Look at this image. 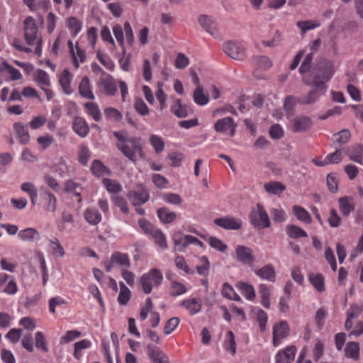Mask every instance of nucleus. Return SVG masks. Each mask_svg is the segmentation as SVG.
<instances>
[{
	"mask_svg": "<svg viewBox=\"0 0 363 363\" xmlns=\"http://www.w3.org/2000/svg\"><path fill=\"white\" fill-rule=\"evenodd\" d=\"M186 289L185 286L178 281H174L171 286L170 295L172 296H177L186 293Z\"/></svg>",
	"mask_w": 363,
	"mask_h": 363,
	"instance_id": "60",
	"label": "nucleus"
},
{
	"mask_svg": "<svg viewBox=\"0 0 363 363\" xmlns=\"http://www.w3.org/2000/svg\"><path fill=\"white\" fill-rule=\"evenodd\" d=\"M43 209L46 212L54 213L56 210L57 199L53 194L48 190H44L42 194Z\"/></svg>",
	"mask_w": 363,
	"mask_h": 363,
	"instance_id": "12",
	"label": "nucleus"
},
{
	"mask_svg": "<svg viewBox=\"0 0 363 363\" xmlns=\"http://www.w3.org/2000/svg\"><path fill=\"white\" fill-rule=\"evenodd\" d=\"M214 223L218 226L227 230H238L242 225L240 221L229 217L216 218L214 220Z\"/></svg>",
	"mask_w": 363,
	"mask_h": 363,
	"instance_id": "15",
	"label": "nucleus"
},
{
	"mask_svg": "<svg viewBox=\"0 0 363 363\" xmlns=\"http://www.w3.org/2000/svg\"><path fill=\"white\" fill-rule=\"evenodd\" d=\"M255 274L262 279L274 282L276 281V272L274 267L272 264H267L262 268L255 271Z\"/></svg>",
	"mask_w": 363,
	"mask_h": 363,
	"instance_id": "13",
	"label": "nucleus"
},
{
	"mask_svg": "<svg viewBox=\"0 0 363 363\" xmlns=\"http://www.w3.org/2000/svg\"><path fill=\"white\" fill-rule=\"evenodd\" d=\"M157 217L164 224H169L177 218V213L167 207H161L157 211Z\"/></svg>",
	"mask_w": 363,
	"mask_h": 363,
	"instance_id": "18",
	"label": "nucleus"
},
{
	"mask_svg": "<svg viewBox=\"0 0 363 363\" xmlns=\"http://www.w3.org/2000/svg\"><path fill=\"white\" fill-rule=\"evenodd\" d=\"M328 222L332 228H337L341 223V218L338 216L336 210L330 209Z\"/></svg>",
	"mask_w": 363,
	"mask_h": 363,
	"instance_id": "62",
	"label": "nucleus"
},
{
	"mask_svg": "<svg viewBox=\"0 0 363 363\" xmlns=\"http://www.w3.org/2000/svg\"><path fill=\"white\" fill-rule=\"evenodd\" d=\"M73 130L80 137H86L89 131V125L82 117H75L72 124Z\"/></svg>",
	"mask_w": 363,
	"mask_h": 363,
	"instance_id": "17",
	"label": "nucleus"
},
{
	"mask_svg": "<svg viewBox=\"0 0 363 363\" xmlns=\"http://www.w3.org/2000/svg\"><path fill=\"white\" fill-rule=\"evenodd\" d=\"M199 262L200 264L196 267L197 273L201 276H206L210 269V262L206 256L201 257Z\"/></svg>",
	"mask_w": 363,
	"mask_h": 363,
	"instance_id": "43",
	"label": "nucleus"
},
{
	"mask_svg": "<svg viewBox=\"0 0 363 363\" xmlns=\"http://www.w3.org/2000/svg\"><path fill=\"white\" fill-rule=\"evenodd\" d=\"M104 112L106 118L112 121H120L123 117L121 113L115 108H106L104 109Z\"/></svg>",
	"mask_w": 363,
	"mask_h": 363,
	"instance_id": "48",
	"label": "nucleus"
},
{
	"mask_svg": "<svg viewBox=\"0 0 363 363\" xmlns=\"http://www.w3.org/2000/svg\"><path fill=\"white\" fill-rule=\"evenodd\" d=\"M101 84L104 87L106 94L114 96L117 92V88L113 79L108 76L107 78L101 79Z\"/></svg>",
	"mask_w": 363,
	"mask_h": 363,
	"instance_id": "33",
	"label": "nucleus"
},
{
	"mask_svg": "<svg viewBox=\"0 0 363 363\" xmlns=\"http://www.w3.org/2000/svg\"><path fill=\"white\" fill-rule=\"evenodd\" d=\"M84 106L87 108L89 115H90L95 121H99L101 116L97 104L93 102H87Z\"/></svg>",
	"mask_w": 363,
	"mask_h": 363,
	"instance_id": "44",
	"label": "nucleus"
},
{
	"mask_svg": "<svg viewBox=\"0 0 363 363\" xmlns=\"http://www.w3.org/2000/svg\"><path fill=\"white\" fill-rule=\"evenodd\" d=\"M193 98L194 102L199 106L206 105L208 102V97L204 94L203 89L201 86H197L195 89Z\"/></svg>",
	"mask_w": 363,
	"mask_h": 363,
	"instance_id": "37",
	"label": "nucleus"
},
{
	"mask_svg": "<svg viewBox=\"0 0 363 363\" xmlns=\"http://www.w3.org/2000/svg\"><path fill=\"white\" fill-rule=\"evenodd\" d=\"M171 111L178 118H185L192 113V109L186 105H182L181 99L176 101L172 106Z\"/></svg>",
	"mask_w": 363,
	"mask_h": 363,
	"instance_id": "20",
	"label": "nucleus"
},
{
	"mask_svg": "<svg viewBox=\"0 0 363 363\" xmlns=\"http://www.w3.org/2000/svg\"><path fill=\"white\" fill-rule=\"evenodd\" d=\"M309 280L318 292L325 291L324 277L321 274L311 275Z\"/></svg>",
	"mask_w": 363,
	"mask_h": 363,
	"instance_id": "41",
	"label": "nucleus"
},
{
	"mask_svg": "<svg viewBox=\"0 0 363 363\" xmlns=\"http://www.w3.org/2000/svg\"><path fill=\"white\" fill-rule=\"evenodd\" d=\"M130 298V291L123 282L120 283V293L118 297V303L121 306L126 305Z\"/></svg>",
	"mask_w": 363,
	"mask_h": 363,
	"instance_id": "38",
	"label": "nucleus"
},
{
	"mask_svg": "<svg viewBox=\"0 0 363 363\" xmlns=\"http://www.w3.org/2000/svg\"><path fill=\"white\" fill-rule=\"evenodd\" d=\"M201 26L209 34L214 35L216 31V22L212 16L201 14L198 17Z\"/></svg>",
	"mask_w": 363,
	"mask_h": 363,
	"instance_id": "14",
	"label": "nucleus"
},
{
	"mask_svg": "<svg viewBox=\"0 0 363 363\" xmlns=\"http://www.w3.org/2000/svg\"><path fill=\"white\" fill-rule=\"evenodd\" d=\"M24 31L25 39L28 45H33L35 42L41 41L40 38H38V27L33 17L28 16L25 19Z\"/></svg>",
	"mask_w": 363,
	"mask_h": 363,
	"instance_id": "5",
	"label": "nucleus"
},
{
	"mask_svg": "<svg viewBox=\"0 0 363 363\" xmlns=\"http://www.w3.org/2000/svg\"><path fill=\"white\" fill-rule=\"evenodd\" d=\"M150 143L154 147L157 154L162 152L164 148V143L162 138L157 135H152L150 137Z\"/></svg>",
	"mask_w": 363,
	"mask_h": 363,
	"instance_id": "46",
	"label": "nucleus"
},
{
	"mask_svg": "<svg viewBox=\"0 0 363 363\" xmlns=\"http://www.w3.org/2000/svg\"><path fill=\"white\" fill-rule=\"evenodd\" d=\"M296 351V347L291 345L279 352L275 357L276 363H291L295 357Z\"/></svg>",
	"mask_w": 363,
	"mask_h": 363,
	"instance_id": "16",
	"label": "nucleus"
},
{
	"mask_svg": "<svg viewBox=\"0 0 363 363\" xmlns=\"http://www.w3.org/2000/svg\"><path fill=\"white\" fill-rule=\"evenodd\" d=\"M235 254L238 261L243 264L252 265L255 260L252 250L246 246H237Z\"/></svg>",
	"mask_w": 363,
	"mask_h": 363,
	"instance_id": "10",
	"label": "nucleus"
},
{
	"mask_svg": "<svg viewBox=\"0 0 363 363\" xmlns=\"http://www.w3.org/2000/svg\"><path fill=\"white\" fill-rule=\"evenodd\" d=\"M223 50L226 55L234 60H242L245 57L244 48L236 43L232 41L225 43Z\"/></svg>",
	"mask_w": 363,
	"mask_h": 363,
	"instance_id": "7",
	"label": "nucleus"
},
{
	"mask_svg": "<svg viewBox=\"0 0 363 363\" xmlns=\"http://www.w3.org/2000/svg\"><path fill=\"white\" fill-rule=\"evenodd\" d=\"M90 152L88 149V147L85 145H81L79 147V162L83 164L86 165L88 162V160L90 157Z\"/></svg>",
	"mask_w": 363,
	"mask_h": 363,
	"instance_id": "61",
	"label": "nucleus"
},
{
	"mask_svg": "<svg viewBox=\"0 0 363 363\" xmlns=\"http://www.w3.org/2000/svg\"><path fill=\"white\" fill-rule=\"evenodd\" d=\"M66 24L74 35H76L82 28L81 23L75 17L68 18Z\"/></svg>",
	"mask_w": 363,
	"mask_h": 363,
	"instance_id": "53",
	"label": "nucleus"
},
{
	"mask_svg": "<svg viewBox=\"0 0 363 363\" xmlns=\"http://www.w3.org/2000/svg\"><path fill=\"white\" fill-rule=\"evenodd\" d=\"M13 128L19 143L23 145H28L30 137L27 125L21 122H16L13 123Z\"/></svg>",
	"mask_w": 363,
	"mask_h": 363,
	"instance_id": "11",
	"label": "nucleus"
},
{
	"mask_svg": "<svg viewBox=\"0 0 363 363\" xmlns=\"http://www.w3.org/2000/svg\"><path fill=\"white\" fill-rule=\"evenodd\" d=\"M250 219L251 223L255 227L265 228L270 226L269 216L264 207L259 203L251 211Z\"/></svg>",
	"mask_w": 363,
	"mask_h": 363,
	"instance_id": "4",
	"label": "nucleus"
},
{
	"mask_svg": "<svg viewBox=\"0 0 363 363\" xmlns=\"http://www.w3.org/2000/svg\"><path fill=\"white\" fill-rule=\"evenodd\" d=\"M18 237L22 241L34 242L40 239V234L35 228H28L21 230L18 234Z\"/></svg>",
	"mask_w": 363,
	"mask_h": 363,
	"instance_id": "24",
	"label": "nucleus"
},
{
	"mask_svg": "<svg viewBox=\"0 0 363 363\" xmlns=\"http://www.w3.org/2000/svg\"><path fill=\"white\" fill-rule=\"evenodd\" d=\"M35 81L42 89L43 86H49L50 85V77L47 72L43 69H38L35 75Z\"/></svg>",
	"mask_w": 363,
	"mask_h": 363,
	"instance_id": "39",
	"label": "nucleus"
},
{
	"mask_svg": "<svg viewBox=\"0 0 363 363\" xmlns=\"http://www.w3.org/2000/svg\"><path fill=\"white\" fill-rule=\"evenodd\" d=\"M225 350L230 351L232 354L236 353V343L235 340V336L232 331H228L226 335V340L225 342Z\"/></svg>",
	"mask_w": 363,
	"mask_h": 363,
	"instance_id": "51",
	"label": "nucleus"
},
{
	"mask_svg": "<svg viewBox=\"0 0 363 363\" xmlns=\"http://www.w3.org/2000/svg\"><path fill=\"white\" fill-rule=\"evenodd\" d=\"M179 322L180 320L177 317H173L169 319L164 327V333L165 335L172 333L179 325Z\"/></svg>",
	"mask_w": 363,
	"mask_h": 363,
	"instance_id": "55",
	"label": "nucleus"
},
{
	"mask_svg": "<svg viewBox=\"0 0 363 363\" xmlns=\"http://www.w3.org/2000/svg\"><path fill=\"white\" fill-rule=\"evenodd\" d=\"M264 188L267 193L274 195H280L286 189V186L279 182L266 183Z\"/></svg>",
	"mask_w": 363,
	"mask_h": 363,
	"instance_id": "30",
	"label": "nucleus"
},
{
	"mask_svg": "<svg viewBox=\"0 0 363 363\" xmlns=\"http://www.w3.org/2000/svg\"><path fill=\"white\" fill-rule=\"evenodd\" d=\"M128 196L133 200L134 206H140L146 203L149 199V194L145 189L140 191H132L129 193Z\"/></svg>",
	"mask_w": 363,
	"mask_h": 363,
	"instance_id": "22",
	"label": "nucleus"
},
{
	"mask_svg": "<svg viewBox=\"0 0 363 363\" xmlns=\"http://www.w3.org/2000/svg\"><path fill=\"white\" fill-rule=\"evenodd\" d=\"M85 220L90 224L96 225L101 220L100 213L94 209L87 208L84 214Z\"/></svg>",
	"mask_w": 363,
	"mask_h": 363,
	"instance_id": "36",
	"label": "nucleus"
},
{
	"mask_svg": "<svg viewBox=\"0 0 363 363\" xmlns=\"http://www.w3.org/2000/svg\"><path fill=\"white\" fill-rule=\"evenodd\" d=\"M335 138L333 145L335 147H339L347 143L350 139L351 134L349 130L344 129L333 135Z\"/></svg>",
	"mask_w": 363,
	"mask_h": 363,
	"instance_id": "31",
	"label": "nucleus"
},
{
	"mask_svg": "<svg viewBox=\"0 0 363 363\" xmlns=\"http://www.w3.org/2000/svg\"><path fill=\"white\" fill-rule=\"evenodd\" d=\"M237 124L231 117H225L218 120L214 124V130L218 133H226L230 131V135L233 136L235 133Z\"/></svg>",
	"mask_w": 363,
	"mask_h": 363,
	"instance_id": "8",
	"label": "nucleus"
},
{
	"mask_svg": "<svg viewBox=\"0 0 363 363\" xmlns=\"http://www.w3.org/2000/svg\"><path fill=\"white\" fill-rule=\"evenodd\" d=\"M23 2L31 11L37 10L39 8L47 10L49 7L50 0H23Z\"/></svg>",
	"mask_w": 363,
	"mask_h": 363,
	"instance_id": "40",
	"label": "nucleus"
},
{
	"mask_svg": "<svg viewBox=\"0 0 363 363\" xmlns=\"http://www.w3.org/2000/svg\"><path fill=\"white\" fill-rule=\"evenodd\" d=\"M35 346L38 349H40L45 352L48 351L45 338L42 332L36 333L35 336Z\"/></svg>",
	"mask_w": 363,
	"mask_h": 363,
	"instance_id": "57",
	"label": "nucleus"
},
{
	"mask_svg": "<svg viewBox=\"0 0 363 363\" xmlns=\"http://www.w3.org/2000/svg\"><path fill=\"white\" fill-rule=\"evenodd\" d=\"M335 72L333 62L326 58L318 59L308 74L303 76L304 84L312 86L317 89L326 88L325 82L329 81Z\"/></svg>",
	"mask_w": 363,
	"mask_h": 363,
	"instance_id": "1",
	"label": "nucleus"
},
{
	"mask_svg": "<svg viewBox=\"0 0 363 363\" xmlns=\"http://www.w3.org/2000/svg\"><path fill=\"white\" fill-rule=\"evenodd\" d=\"M113 135L118 140L116 147L129 160L135 162L138 157L143 160L145 158L142 140L140 137H128L118 131L113 132Z\"/></svg>",
	"mask_w": 363,
	"mask_h": 363,
	"instance_id": "2",
	"label": "nucleus"
},
{
	"mask_svg": "<svg viewBox=\"0 0 363 363\" xmlns=\"http://www.w3.org/2000/svg\"><path fill=\"white\" fill-rule=\"evenodd\" d=\"M59 83L64 91L66 94H70L72 93V89H71V74L68 69H65L59 79Z\"/></svg>",
	"mask_w": 363,
	"mask_h": 363,
	"instance_id": "27",
	"label": "nucleus"
},
{
	"mask_svg": "<svg viewBox=\"0 0 363 363\" xmlns=\"http://www.w3.org/2000/svg\"><path fill=\"white\" fill-rule=\"evenodd\" d=\"M111 259L112 263H114L119 267L128 268L130 266V262L128 256L121 252H113L111 255Z\"/></svg>",
	"mask_w": 363,
	"mask_h": 363,
	"instance_id": "28",
	"label": "nucleus"
},
{
	"mask_svg": "<svg viewBox=\"0 0 363 363\" xmlns=\"http://www.w3.org/2000/svg\"><path fill=\"white\" fill-rule=\"evenodd\" d=\"M297 104H300V98L294 96H287L285 98L284 108L289 116H292L294 113V107Z\"/></svg>",
	"mask_w": 363,
	"mask_h": 363,
	"instance_id": "34",
	"label": "nucleus"
},
{
	"mask_svg": "<svg viewBox=\"0 0 363 363\" xmlns=\"http://www.w3.org/2000/svg\"><path fill=\"white\" fill-rule=\"evenodd\" d=\"M91 169L93 174L97 177L104 176L107 170L106 167L97 160H94Z\"/></svg>",
	"mask_w": 363,
	"mask_h": 363,
	"instance_id": "56",
	"label": "nucleus"
},
{
	"mask_svg": "<svg viewBox=\"0 0 363 363\" xmlns=\"http://www.w3.org/2000/svg\"><path fill=\"white\" fill-rule=\"evenodd\" d=\"M151 235L160 247L166 248L167 247L165 235L160 230L156 229Z\"/></svg>",
	"mask_w": 363,
	"mask_h": 363,
	"instance_id": "59",
	"label": "nucleus"
},
{
	"mask_svg": "<svg viewBox=\"0 0 363 363\" xmlns=\"http://www.w3.org/2000/svg\"><path fill=\"white\" fill-rule=\"evenodd\" d=\"M180 305L185 307L192 315L199 313L202 306L201 300L196 298L184 300Z\"/></svg>",
	"mask_w": 363,
	"mask_h": 363,
	"instance_id": "19",
	"label": "nucleus"
},
{
	"mask_svg": "<svg viewBox=\"0 0 363 363\" xmlns=\"http://www.w3.org/2000/svg\"><path fill=\"white\" fill-rule=\"evenodd\" d=\"M113 32L115 38L118 42L119 45L122 47V53L123 55L126 54V50L124 48V34L122 27L120 25H116L113 28Z\"/></svg>",
	"mask_w": 363,
	"mask_h": 363,
	"instance_id": "52",
	"label": "nucleus"
},
{
	"mask_svg": "<svg viewBox=\"0 0 363 363\" xmlns=\"http://www.w3.org/2000/svg\"><path fill=\"white\" fill-rule=\"evenodd\" d=\"M342 155H341V150H336L327 155L325 157V160L323 162V163H320V165H327L329 164H338L342 161Z\"/></svg>",
	"mask_w": 363,
	"mask_h": 363,
	"instance_id": "47",
	"label": "nucleus"
},
{
	"mask_svg": "<svg viewBox=\"0 0 363 363\" xmlns=\"http://www.w3.org/2000/svg\"><path fill=\"white\" fill-rule=\"evenodd\" d=\"M134 108L135 111L142 116H146L149 113V108L146 104L141 99H136Z\"/></svg>",
	"mask_w": 363,
	"mask_h": 363,
	"instance_id": "64",
	"label": "nucleus"
},
{
	"mask_svg": "<svg viewBox=\"0 0 363 363\" xmlns=\"http://www.w3.org/2000/svg\"><path fill=\"white\" fill-rule=\"evenodd\" d=\"M79 94L84 98L90 100L94 99L95 97L91 91L90 81L88 77H84L81 80L79 85Z\"/></svg>",
	"mask_w": 363,
	"mask_h": 363,
	"instance_id": "21",
	"label": "nucleus"
},
{
	"mask_svg": "<svg viewBox=\"0 0 363 363\" xmlns=\"http://www.w3.org/2000/svg\"><path fill=\"white\" fill-rule=\"evenodd\" d=\"M286 231L288 236L292 239L308 237V234L304 230L295 225H288L286 227Z\"/></svg>",
	"mask_w": 363,
	"mask_h": 363,
	"instance_id": "29",
	"label": "nucleus"
},
{
	"mask_svg": "<svg viewBox=\"0 0 363 363\" xmlns=\"http://www.w3.org/2000/svg\"><path fill=\"white\" fill-rule=\"evenodd\" d=\"M338 203L340 211L344 216H347L351 212L354 211V205L352 202V199L350 197H341L338 199Z\"/></svg>",
	"mask_w": 363,
	"mask_h": 363,
	"instance_id": "23",
	"label": "nucleus"
},
{
	"mask_svg": "<svg viewBox=\"0 0 363 363\" xmlns=\"http://www.w3.org/2000/svg\"><path fill=\"white\" fill-rule=\"evenodd\" d=\"M313 60V52H310L306 55L303 61L301 63V67L298 69V72L303 76L308 74L311 69L312 68L311 64Z\"/></svg>",
	"mask_w": 363,
	"mask_h": 363,
	"instance_id": "42",
	"label": "nucleus"
},
{
	"mask_svg": "<svg viewBox=\"0 0 363 363\" xmlns=\"http://www.w3.org/2000/svg\"><path fill=\"white\" fill-rule=\"evenodd\" d=\"M359 350L360 348L358 342H349L347 343L345 348V357L354 360H358L359 359Z\"/></svg>",
	"mask_w": 363,
	"mask_h": 363,
	"instance_id": "25",
	"label": "nucleus"
},
{
	"mask_svg": "<svg viewBox=\"0 0 363 363\" xmlns=\"http://www.w3.org/2000/svg\"><path fill=\"white\" fill-rule=\"evenodd\" d=\"M240 287L242 291V294L246 297L247 299L250 301L255 299L256 295L255 289L252 285H250L247 283H240Z\"/></svg>",
	"mask_w": 363,
	"mask_h": 363,
	"instance_id": "54",
	"label": "nucleus"
},
{
	"mask_svg": "<svg viewBox=\"0 0 363 363\" xmlns=\"http://www.w3.org/2000/svg\"><path fill=\"white\" fill-rule=\"evenodd\" d=\"M318 90L316 88L315 89L311 90L308 92V94L306 96H303L300 98V104L303 105L312 104L315 103L318 99Z\"/></svg>",
	"mask_w": 363,
	"mask_h": 363,
	"instance_id": "50",
	"label": "nucleus"
},
{
	"mask_svg": "<svg viewBox=\"0 0 363 363\" xmlns=\"http://www.w3.org/2000/svg\"><path fill=\"white\" fill-rule=\"evenodd\" d=\"M259 291L261 296V303L265 308L270 307V291L267 286L261 284L259 286Z\"/></svg>",
	"mask_w": 363,
	"mask_h": 363,
	"instance_id": "35",
	"label": "nucleus"
},
{
	"mask_svg": "<svg viewBox=\"0 0 363 363\" xmlns=\"http://www.w3.org/2000/svg\"><path fill=\"white\" fill-rule=\"evenodd\" d=\"M187 235L182 236L180 233H176L173 235L174 243L176 246L181 247L183 250L189 245Z\"/></svg>",
	"mask_w": 363,
	"mask_h": 363,
	"instance_id": "58",
	"label": "nucleus"
},
{
	"mask_svg": "<svg viewBox=\"0 0 363 363\" xmlns=\"http://www.w3.org/2000/svg\"><path fill=\"white\" fill-rule=\"evenodd\" d=\"M147 356L152 363H170L169 359L159 347L148 344L146 346Z\"/></svg>",
	"mask_w": 363,
	"mask_h": 363,
	"instance_id": "6",
	"label": "nucleus"
},
{
	"mask_svg": "<svg viewBox=\"0 0 363 363\" xmlns=\"http://www.w3.org/2000/svg\"><path fill=\"white\" fill-rule=\"evenodd\" d=\"M103 183L107 191L111 193L117 194L122 190L121 185L116 180L104 179Z\"/></svg>",
	"mask_w": 363,
	"mask_h": 363,
	"instance_id": "49",
	"label": "nucleus"
},
{
	"mask_svg": "<svg viewBox=\"0 0 363 363\" xmlns=\"http://www.w3.org/2000/svg\"><path fill=\"white\" fill-rule=\"evenodd\" d=\"M311 119L306 116H296L291 121V129L294 133L308 131L312 126Z\"/></svg>",
	"mask_w": 363,
	"mask_h": 363,
	"instance_id": "9",
	"label": "nucleus"
},
{
	"mask_svg": "<svg viewBox=\"0 0 363 363\" xmlns=\"http://www.w3.org/2000/svg\"><path fill=\"white\" fill-rule=\"evenodd\" d=\"M289 334V326L286 321L281 320L273 327V336L285 338Z\"/></svg>",
	"mask_w": 363,
	"mask_h": 363,
	"instance_id": "26",
	"label": "nucleus"
},
{
	"mask_svg": "<svg viewBox=\"0 0 363 363\" xmlns=\"http://www.w3.org/2000/svg\"><path fill=\"white\" fill-rule=\"evenodd\" d=\"M293 213L298 220L305 223H311L312 221L309 213L301 206H294L293 207Z\"/></svg>",
	"mask_w": 363,
	"mask_h": 363,
	"instance_id": "32",
	"label": "nucleus"
},
{
	"mask_svg": "<svg viewBox=\"0 0 363 363\" xmlns=\"http://www.w3.org/2000/svg\"><path fill=\"white\" fill-rule=\"evenodd\" d=\"M163 277L157 269H152L148 273L144 274L140 279L143 291L145 294H150L152 286H157L161 284Z\"/></svg>",
	"mask_w": 363,
	"mask_h": 363,
	"instance_id": "3",
	"label": "nucleus"
},
{
	"mask_svg": "<svg viewBox=\"0 0 363 363\" xmlns=\"http://www.w3.org/2000/svg\"><path fill=\"white\" fill-rule=\"evenodd\" d=\"M363 154V146L357 144L354 145L350 153V159L355 162L361 164V160Z\"/></svg>",
	"mask_w": 363,
	"mask_h": 363,
	"instance_id": "45",
	"label": "nucleus"
},
{
	"mask_svg": "<svg viewBox=\"0 0 363 363\" xmlns=\"http://www.w3.org/2000/svg\"><path fill=\"white\" fill-rule=\"evenodd\" d=\"M113 203L121 208V211L128 214L129 213V208L125 199L121 196H116L113 198Z\"/></svg>",
	"mask_w": 363,
	"mask_h": 363,
	"instance_id": "63",
	"label": "nucleus"
}]
</instances>
